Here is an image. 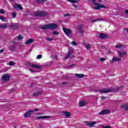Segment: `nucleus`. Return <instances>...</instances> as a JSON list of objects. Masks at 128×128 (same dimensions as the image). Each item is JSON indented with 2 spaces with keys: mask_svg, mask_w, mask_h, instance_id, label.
<instances>
[{
  "mask_svg": "<svg viewBox=\"0 0 128 128\" xmlns=\"http://www.w3.org/2000/svg\"><path fill=\"white\" fill-rule=\"evenodd\" d=\"M58 28V24H49L43 26H40L39 28L46 30H54Z\"/></svg>",
  "mask_w": 128,
  "mask_h": 128,
  "instance_id": "nucleus-1",
  "label": "nucleus"
},
{
  "mask_svg": "<svg viewBox=\"0 0 128 128\" xmlns=\"http://www.w3.org/2000/svg\"><path fill=\"white\" fill-rule=\"evenodd\" d=\"M124 88V86H118L114 89L112 88H103L102 90H100V92H103L104 94H108V92H115L116 90H122V88Z\"/></svg>",
  "mask_w": 128,
  "mask_h": 128,
  "instance_id": "nucleus-2",
  "label": "nucleus"
},
{
  "mask_svg": "<svg viewBox=\"0 0 128 128\" xmlns=\"http://www.w3.org/2000/svg\"><path fill=\"white\" fill-rule=\"evenodd\" d=\"M40 109L38 108H34L32 110H30L26 112L24 114V118H30V116L34 114V112H38Z\"/></svg>",
  "mask_w": 128,
  "mask_h": 128,
  "instance_id": "nucleus-3",
  "label": "nucleus"
},
{
  "mask_svg": "<svg viewBox=\"0 0 128 128\" xmlns=\"http://www.w3.org/2000/svg\"><path fill=\"white\" fill-rule=\"evenodd\" d=\"M34 16H41L44 18L48 16V13L44 11H38L34 12Z\"/></svg>",
  "mask_w": 128,
  "mask_h": 128,
  "instance_id": "nucleus-4",
  "label": "nucleus"
},
{
  "mask_svg": "<svg viewBox=\"0 0 128 128\" xmlns=\"http://www.w3.org/2000/svg\"><path fill=\"white\" fill-rule=\"evenodd\" d=\"M2 80L3 82H8L10 80V76L8 74H6L2 76Z\"/></svg>",
  "mask_w": 128,
  "mask_h": 128,
  "instance_id": "nucleus-5",
  "label": "nucleus"
},
{
  "mask_svg": "<svg viewBox=\"0 0 128 128\" xmlns=\"http://www.w3.org/2000/svg\"><path fill=\"white\" fill-rule=\"evenodd\" d=\"M94 6H96L94 7V10H99L100 8H106V7L103 4H100L97 2L94 3Z\"/></svg>",
  "mask_w": 128,
  "mask_h": 128,
  "instance_id": "nucleus-6",
  "label": "nucleus"
},
{
  "mask_svg": "<svg viewBox=\"0 0 128 128\" xmlns=\"http://www.w3.org/2000/svg\"><path fill=\"white\" fill-rule=\"evenodd\" d=\"M77 30L80 34H84V29L82 25H79L77 26Z\"/></svg>",
  "mask_w": 128,
  "mask_h": 128,
  "instance_id": "nucleus-7",
  "label": "nucleus"
},
{
  "mask_svg": "<svg viewBox=\"0 0 128 128\" xmlns=\"http://www.w3.org/2000/svg\"><path fill=\"white\" fill-rule=\"evenodd\" d=\"M9 28H11V30H14L18 28V24H11L9 26Z\"/></svg>",
  "mask_w": 128,
  "mask_h": 128,
  "instance_id": "nucleus-8",
  "label": "nucleus"
},
{
  "mask_svg": "<svg viewBox=\"0 0 128 128\" xmlns=\"http://www.w3.org/2000/svg\"><path fill=\"white\" fill-rule=\"evenodd\" d=\"M13 7L15 10H22V6L18 4L15 3L14 5H13Z\"/></svg>",
  "mask_w": 128,
  "mask_h": 128,
  "instance_id": "nucleus-9",
  "label": "nucleus"
},
{
  "mask_svg": "<svg viewBox=\"0 0 128 128\" xmlns=\"http://www.w3.org/2000/svg\"><path fill=\"white\" fill-rule=\"evenodd\" d=\"M28 65L30 66H32V68H37L38 70L40 69L41 67L40 66H38V65H36L34 64V63L29 62L28 64Z\"/></svg>",
  "mask_w": 128,
  "mask_h": 128,
  "instance_id": "nucleus-10",
  "label": "nucleus"
},
{
  "mask_svg": "<svg viewBox=\"0 0 128 128\" xmlns=\"http://www.w3.org/2000/svg\"><path fill=\"white\" fill-rule=\"evenodd\" d=\"M110 114V110H104L101 112H99V114H100V116H104V114Z\"/></svg>",
  "mask_w": 128,
  "mask_h": 128,
  "instance_id": "nucleus-11",
  "label": "nucleus"
},
{
  "mask_svg": "<svg viewBox=\"0 0 128 128\" xmlns=\"http://www.w3.org/2000/svg\"><path fill=\"white\" fill-rule=\"evenodd\" d=\"M62 114H64V116H66V118H70L72 116V113H70V112H68V111H64L62 112Z\"/></svg>",
  "mask_w": 128,
  "mask_h": 128,
  "instance_id": "nucleus-12",
  "label": "nucleus"
},
{
  "mask_svg": "<svg viewBox=\"0 0 128 128\" xmlns=\"http://www.w3.org/2000/svg\"><path fill=\"white\" fill-rule=\"evenodd\" d=\"M72 54H74V48H72L69 50L67 54V56H66V60H68V58H70V56Z\"/></svg>",
  "mask_w": 128,
  "mask_h": 128,
  "instance_id": "nucleus-13",
  "label": "nucleus"
},
{
  "mask_svg": "<svg viewBox=\"0 0 128 128\" xmlns=\"http://www.w3.org/2000/svg\"><path fill=\"white\" fill-rule=\"evenodd\" d=\"M63 30L66 34H72V30L70 28H63Z\"/></svg>",
  "mask_w": 128,
  "mask_h": 128,
  "instance_id": "nucleus-14",
  "label": "nucleus"
},
{
  "mask_svg": "<svg viewBox=\"0 0 128 128\" xmlns=\"http://www.w3.org/2000/svg\"><path fill=\"white\" fill-rule=\"evenodd\" d=\"M99 38L102 40H106V38H108V36L106 34H100L99 36Z\"/></svg>",
  "mask_w": 128,
  "mask_h": 128,
  "instance_id": "nucleus-15",
  "label": "nucleus"
},
{
  "mask_svg": "<svg viewBox=\"0 0 128 128\" xmlns=\"http://www.w3.org/2000/svg\"><path fill=\"white\" fill-rule=\"evenodd\" d=\"M44 92V91L42 90H40L38 91L37 92H35L33 94V96H40V94H42Z\"/></svg>",
  "mask_w": 128,
  "mask_h": 128,
  "instance_id": "nucleus-16",
  "label": "nucleus"
},
{
  "mask_svg": "<svg viewBox=\"0 0 128 128\" xmlns=\"http://www.w3.org/2000/svg\"><path fill=\"white\" fill-rule=\"evenodd\" d=\"M96 124V122H90L86 123V126H90V128H92L94 124Z\"/></svg>",
  "mask_w": 128,
  "mask_h": 128,
  "instance_id": "nucleus-17",
  "label": "nucleus"
},
{
  "mask_svg": "<svg viewBox=\"0 0 128 128\" xmlns=\"http://www.w3.org/2000/svg\"><path fill=\"white\" fill-rule=\"evenodd\" d=\"M50 116H39L36 118V120H42V118H50Z\"/></svg>",
  "mask_w": 128,
  "mask_h": 128,
  "instance_id": "nucleus-18",
  "label": "nucleus"
},
{
  "mask_svg": "<svg viewBox=\"0 0 128 128\" xmlns=\"http://www.w3.org/2000/svg\"><path fill=\"white\" fill-rule=\"evenodd\" d=\"M122 58L117 57H114L112 59V62H120Z\"/></svg>",
  "mask_w": 128,
  "mask_h": 128,
  "instance_id": "nucleus-19",
  "label": "nucleus"
},
{
  "mask_svg": "<svg viewBox=\"0 0 128 128\" xmlns=\"http://www.w3.org/2000/svg\"><path fill=\"white\" fill-rule=\"evenodd\" d=\"M118 56H120V58H122L123 56H126V52H122L120 51H118Z\"/></svg>",
  "mask_w": 128,
  "mask_h": 128,
  "instance_id": "nucleus-20",
  "label": "nucleus"
},
{
  "mask_svg": "<svg viewBox=\"0 0 128 128\" xmlns=\"http://www.w3.org/2000/svg\"><path fill=\"white\" fill-rule=\"evenodd\" d=\"M34 39L30 38L25 42V44H32V42H34Z\"/></svg>",
  "mask_w": 128,
  "mask_h": 128,
  "instance_id": "nucleus-21",
  "label": "nucleus"
},
{
  "mask_svg": "<svg viewBox=\"0 0 128 128\" xmlns=\"http://www.w3.org/2000/svg\"><path fill=\"white\" fill-rule=\"evenodd\" d=\"M0 28L4 29L8 28V24L4 23L0 24Z\"/></svg>",
  "mask_w": 128,
  "mask_h": 128,
  "instance_id": "nucleus-22",
  "label": "nucleus"
},
{
  "mask_svg": "<svg viewBox=\"0 0 128 128\" xmlns=\"http://www.w3.org/2000/svg\"><path fill=\"white\" fill-rule=\"evenodd\" d=\"M86 102L84 100L81 101L79 103L80 106H86Z\"/></svg>",
  "mask_w": 128,
  "mask_h": 128,
  "instance_id": "nucleus-23",
  "label": "nucleus"
},
{
  "mask_svg": "<svg viewBox=\"0 0 128 128\" xmlns=\"http://www.w3.org/2000/svg\"><path fill=\"white\" fill-rule=\"evenodd\" d=\"M76 76L77 78H84V75L82 74H76Z\"/></svg>",
  "mask_w": 128,
  "mask_h": 128,
  "instance_id": "nucleus-24",
  "label": "nucleus"
},
{
  "mask_svg": "<svg viewBox=\"0 0 128 128\" xmlns=\"http://www.w3.org/2000/svg\"><path fill=\"white\" fill-rule=\"evenodd\" d=\"M121 108H125V110L128 111V104H125L123 106H121Z\"/></svg>",
  "mask_w": 128,
  "mask_h": 128,
  "instance_id": "nucleus-25",
  "label": "nucleus"
},
{
  "mask_svg": "<svg viewBox=\"0 0 128 128\" xmlns=\"http://www.w3.org/2000/svg\"><path fill=\"white\" fill-rule=\"evenodd\" d=\"M83 44H85L86 45V48H87L88 50H90V44H86V43H83Z\"/></svg>",
  "mask_w": 128,
  "mask_h": 128,
  "instance_id": "nucleus-26",
  "label": "nucleus"
},
{
  "mask_svg": "<svg viewBox=\"0 0 128 128\" xmlns=\"http://www.w3.org/2000/svg\"><path fill=\"white\" fill-rule=\"evenodd\" d=\"M48 0H36V2L38 4H42V2H46Z\"/></svg>",
  "mask_w": 128,
  "mask_h": 128,
  "instance_id": "nucleus-27",
  "label": "nucleus"
},
{
  "mask_svg": "<svg viewBox=\"0 0 128 128\" xmlns=\"http://www.w3.org/2000/svg\"><path fill=\"white\" fill-rule=\"evenodd\" d=\"M68 2H72L73 4H76L78 2V0H68Z\"/></svg>",
  "mask_w": 128,
  "mask_h": 128,
  "instance_id": "nucleus-28",
  "label": "nucleus"
},
{
  "mask_svg": "<svg viewBox=\"0 0 128 128\" xmlns=\"http://www.w3.org/2000/svg\"><path fill=\"white\" fill-rule=\"evenodd\" d=\"M98 20L102 21V20H104L102 19V18H98L96 20H91V22H98Z\"/></svg>",
  "mask_w": 128,
  "mask_h": 128,
  "instance_id": "nucleus-29",
  "label": "nucleus"
},
{
  "mask_svg": "<svg viewBox=\"0 0 128 128\" xmlns=\"http://www.w3.org/2000/svg\"><path fill=\"white\" fill-rule=\"evenodd\" d=\"M78 66V64H70V65L68 66V68H72L74 67V66Z\"/></svg>",
  "mask_w": 128,
  "mask_h": 128,
  "instance_id": "nucleus-30",
  "label": "nucleus"
},
{
  "mask_svg": "<svg viewBox=\"0 0 128 128\" xmlns=\"http://www.w3.org/2000/svg\"><path fill=\"white\" fill-rule=\"evenodd\" d=\"M71 44H72V46H78V43H76V42L73 41L71 42Z\"/></svg>",
  "mask_w": 128,
  "mask_h": 128,
  "instance_id": "nucleus-31",
  "label": "nucleus"
},
{
  "mask_svg": "<svg viewBox=\"0 0 128 128\" xmlns=\"http://www.w3.org/2000/svg\"><path fill=\"white\" fill-rule=\"evenodd\" d=\"M100 126L102 128H112V127L110 126H104V125H101Z\"/></svg>",
  "mask_w": 128,
  "mask_h": 128,
  "instance_id": "nucleus-32",
  "label": "nucleus"
},
{
  "mask_svg": "<svg viewBox=\"0 0 128 128\" xmlns=\"http://www.w3.org/2000/svg\"><path fill=\"white\" fill-rule=\"evenodd\" d=\"M10 48H11V50H14V48H16V45L12 44L11 45Z\"/></svg>",
  "mask_w": 128,
  "mask_h": 128,
  "instance_id": "nucleus-33",
  "label": "nucleus"
},
{
  "mask_svg": "<svg viewBox=\"0 0 128 128\" xmlns=\"http://www.w3.org/2000/svg\"><path fill=\"white\" fill-rule=\"evenodd\" d=\"M122 44H120L116 46V48H122Z\"/></svg>",
  "mask_w": 128,
  "mask_h": 128,
  "instance_id": "nucleus-34",
  "label": "nucleus"
},
{
  "mask_svg": "<svg viewBox=\"0 0 128 128\" xmlns=\"http://www.w3.org/2000/svg\"><path fill=\"white\" fill-rule=\"evenodd\" d=\"M0 20H2V22H4V20H6V18L3 17L2 16H0Z\"/></svg>",
  "mask_w": 128,
  "mask_h": 128,
  "instance_id": "nucleus-35",
  "label": "nucleus"
},
{
  "mask_svg": "<svg viewBox=\"0 0 128 128\" xmlns=\"http://www.w3.org/2000/svg\"><path fill=\"white\" fill-rule=\"evenodd\" d=\"M53 34H55V36H58V34H60V33L56 31L53 32Z\"/></svg>",
  "mask_w": 128,
  "mask_h": 128,
  "instance_id": "nucleus-36",
  "label": "nucleus"
},
{
  "mask_svg": "<svg viewBox=\"0 0 128 128\" xmlns=\"http://www.w3.org/2000/svg\"><path fill=\"white\" fill-rule=\"evenodd\" d=\"M22 40V35H19L18 36V40Z\"/></svg>",
  "mask_w": 128,
  "mask_h": 128,
  "instance_id": "nucleus-37",
  "label": "nucleus"
},
{
  "mask_svg": "<svg viewBox=\"0 0 128 128\" xmlns=\"http://www.w3.org/2000/svg\"><path fill=\"white\" fill-rule=\"evenodd\" d=\"M42 58V54H40L37 56L38 60H40V58Z\"/></svg>",
  "mask_w": 128,
  "mask_h": 128,
  "instance_id": "nucleus-38",
  "label": "nucleus"
},
{
  "mask_svg": "<svg viewBox=\"0 0 128 128\" xmlns=\"http://www.w3.org/2000/svg\"><path fill=\"white\" fill-rule=\"evenodd\" d=\"M61 84H62V86H66V84H68V82H62Z\"/></svg>",
  "mask_w": 128,
  "mask_h": 128,
  "instance_id": "nucleus-39",
  "label": "nucleus"
},
{
  "mask_svg": "<svg viewBox=\"0 0 128 128\" xmlns=\"http://www.w3.org/2000/svg\"><path fill=\"white\" fill-rule=\"evenodd\" d=\"M12 16L14 18H16V12L12 13Z\"/></svg>",
  "mask_w": 128,
  "mask_h": 128,
  "instance_id": "nucleus-40",
  "label": "nucleus"
},
{
  "mask_svg": "<svg viewBox=\"0 0 128 128\" xmlns=\"http://www.w3.org/2000/svg\"><path fill=\"white\" fill-rule=\"evenodd\" d=\"M0 13H1L2 14H4V10L3 9H0Z\"/></svg>",
  "mask_w": 128,
  "mask_h": 128,
  "instance_id": "nucleus-41",
  "label": "nucleus"
},
{
  "mask_svg": "<svg viewBox=\"0 0 128 128\" xmlns=\"http://www.w3.org/2000/svg\"><path fill=\"white\" fill-rule=\"evenodd\" d=\"M14 63L13 62H9V66H14Z\"/></svg>",
  "mask_w": 128,
  "mask_h": 128,
  "instance_id": "nucleus-42",
  "label": "nucleus"
},
{
  "mask_svg": "<svg viewBox=\"0 0 128 128\" xmlns=\"http://www.w3.org/2000/svg\"><path fill=\"white\" fill-rule=\"evenodd\" d=\"M104 60H106V58H100V62H104Z\"/></svg>",
  "mask_w": 128,
  "mask_h": 128,
  "instance_id": "nucleus-43",
  "label": "nucleus"
},
{
  "mask_svg": "<svg viewBox=\"0 0 128 128\" xmlns=\"http://www.w3.org/2000/svg\"><path fill=\"white\" fill-rule=\"evenodd\" d=\"M92 4H97L98 2H96V0H90Z\"/></svg>",
  "mask_w": 128,
  "mask_h": 128,
  "instance_id": "nucleus-44",
  "label": "nucleus"
},
{
  "mask_svg": "<svg viewBox=\"0 0 128 128\" xmlns=\"http://www.w3.org/2000/svg\"><path fill=\"white\" fill-rule=\"evenodd\" d=\"M72 6L75 8H78V5H76V4H73Z\"/></svg>",
  "mask_w": 128,
  "mask_h": 128,
  "instance_id": "nucleus-45",
  "label": "nucleus"
},
{
  "mask_svg": "<svg viewBox=\"0 0 128 128\" xmlns=\"http://www.w3.org/2000/svg\"><path fill=\"white\" fill-rule=\"evenodd\" d=\"M70 14H64V16H70Z\"/></svg>",
  "mask_w": 128,
  "mask_h": 128,
  "instance_id": "nucleus-46",
  "label": "nucleus"
},
{
  "mask_svg": "<svg viewBox=\"0 0 128 128\" xmlns=\"http://www.w3.org/2000/svg\"><path fill=\"white\" fill-rule=\"evenodd\" d=\"M4 52V48H2L1 50H0V54H2V52Z\"/></svg>",
  "mask_w": 128,
  "mask_h": 128,
  "instance_id": "nucleus-47",
  "label": "nucleus"
},
{
  "mask_svg": "<svg viewBox=\"0 0 128 128\" xmlns=\"http://www.w3.org/2000/svg\"><path fill=\"white\" fill-rule=\"evenodd\" d=\"M47 40H49L50 42L52 40V38H47Z\"/></svg>",
  "mask_w": 128,
  "mask_h": 128,
  "instance_id": "nucleus-48",
  "label": "nucleus"
},
{
  "mask_svg": "<svg viewBox=\"0 0 128 128\" xmlns=\"http://www.w3.org/2000/svg\"><path fill=\"white\" fill-rule=\"evenodd\" d=\"M29 70H30V72H36L34 70H32L31 68H30Z\"/></svg>",
  "mask_w": 128,
  "mask_h": 128,
  "instance_id": "nucleus-49",
  "label": "nucleus"
},
{
  "mask_svg": "<svg viewBox=\"0 0 128 128\" xmlns=\"http://www.w3.org/2000/svg\"><path fill=\"white\" fill-rule=\"evenodd\" d=\"M124 12H125L126 14H127L128 16V10H126L124 11Z\"/></svg>",
  "mask_w": 128,
  "mask_h": 128,
  "instance_id": "nucleus-50",
  "label": "nucleus"
},
{
  "mask_svg": "<svg viewBox=\"0 0 128 128\" xmlns=\"http://www.w3.org/2000/svg\"><path fill=\"white\" fill-rule=\"evenodd\" d=\"M124 30L126 31V34H128V28H124Z\"/></svg>",
  "mask_w": 128,
  "mask_h": 128,
  "instance_id": "nucleus-51",
  "label": "nucleus"
},
{
  "mask_svg": "<svg viewBox=\"0 0 128 128\" xmlns=\"http://www.w3.org/2000/svg\"><path fill=\"white\" fill-rule=\"evenodd\" d=\"M44 114V113H38L37 114V116H42Z\"/></svg>",
  "mask_w": 128,
  "mask_h": 128,
  "instance_id": "nucleus-52",
  "label": "nucleus"
},
{
  "mask_svg": "<svg viewBox=\"0 0 128 128\" xmlns=\"http://www.w3.org/2000/svg\"><path fill=\"white\" fill-rule=\"evenodd\" d=\"M106 54H112V52H111V51H107V52H106Z\"/></svg>",
  "mask_w": 128,
  "mask_h": 128,
  "instance_id": "nucleus-53",
  "label": "nucleus"
},
{
  "mask_svg": "<svg viewBox=\"0 0 128 128\" xmlns=\"http://www.w3.org/2000/svg\"><path fill=\"white\" fill-rule=\"evenodd\" d=\"M39 126H40V128H42V124H39Z\"/></svg>",
  "mask_w": 128,
  "mask_h": 128,
  "instance_id": "nucleus-54",
  "label": "nucleus"
},
{
  "mask_svg": "<svg viewBox=\"0 0 128 128\" xmlns=\"http://www.w3.org/2000/svg\"><path fill=\"white\" fill-rule=\"evenodd\" d=\"M106 97H102V100H106Z\"/></svg>",
  "mask_w": 128,
  "mask_h": 128,
  "instance_id": "nucleus-55",
  "label": "nucleus"
},
{
  "mask_svg": "<svg viewBox=\"0 0 128 128\" xmlns=\"http://www.w3.org/2000/svg\"><path fill=\"white\" fill-rule=\"evenodd\" d=\"M34 86V83H32L30 85V86Z\"/></svg>",
  "mask_w": 128,
  "mask_h": 128,
  "instance_id": "nucleus-56",
  "label": "nucleus"
},
{
  "mask_svg": "<svg viewBox=\"0 0 128 128\" xmlns=\"http://www.w3.org/2000/svg\"><path fill=\"white\" fill-rule=\"evenodd\" d=\"M11 92H14V89L12 88V89L11 90Z\"/></svg>",
  "mask_w": 128,
  "mask_h": 128,
  "instance_id": "nucleus-57",
  "label": "nucleus"
},
{
  "mask_svg": "<svg viewBox=\"0 0 128 128\" xmlns=\"http://www.w3.org/2000/svg\"><path fill=\"white\" fill-rule=\"evenodd\" d=\"M100 2H102V0H98Z\"/></svg>",
  "mask_w": 128,
  "mask_h": 128,
  "instance_id": "nucleus-58",
  "label": "nucleus"
},
{
  "mask_svg": "<svg viewBox=\"0 0 128 128\" xmlns=\"http://www.w3.org/2000/svg\"><path fill=\"white\" fill-rule=\"evenodd\" d=\"M12 43H13V44H16V42H12Z\"/></svg>",
  "mask_w": 128,
  "mask_h": 128,
  "instance_id": "nucleus-59",
  "label": "nucleus"
},
{
  "mask_svg": "<svg viewBox=\"0 0 128 128\" xmlns=\"http://www.w3.org/2000/svg\"><path fill=\"white\" fill-rule=\"evenodd\" d=\"M73 58H74V55L73 56Z\"/></svg>",
  "mask_w": 128,
  "mask_h": 128,
  "instance_id": "nucleus-60",
  "label": "nucleus"
},
{
  "mask_svg": "<svg viewBox=\"0 0 128 128\" xmlns=\"http://www.w3.org/2000/svg\"><path fill=\"white\" fill-rule=\"evenodd\" d=\"M0 48H1V47H0Z\"/></svg>",
  "mask_w": 128,
  "mask_h": 128,
  "instance_id": "nucleus-61",
  "label": "nucleus"
},
{
  "mask_svg": "<svg viewBox=\"0 0 128 128\" xmlns=\"http://www.w3.org/2000/svg\"><path fill=\"white\" fill-rule=\"evenodd\" d=\"M12 1H14V0H12Z\"/></svg>",
  "mask_w": 128,
  "mask_h": 128,
  "instance_id": "nucleus-62",
  "label": "nucleus"
},
{
  "mask_svg": "<svg viewBox=\"0 0 128 128\" xmlns=\"http://www.w3.org/2000/svg\"><path fill=\"white\" fill-rule=\"evenodd\" d=\"M67 80H68V78H67Z\"/></svg>",
  "mask_w": 128,
  "mask_h": 128,
  "instance_id": "nucleus-63",
  "label": "nucleus"
}]
</instances>
